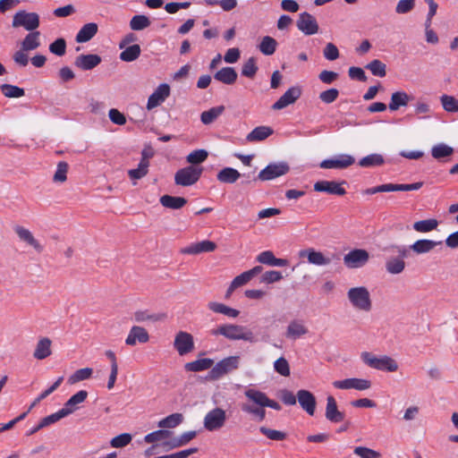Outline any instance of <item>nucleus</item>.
Here are the masks:
<instances>
[{
	"mask_svg": "<svg viewBox=\"0 0 458 458\" xmlns=\"http://www.w3.org/2000/svg\"><path fill=\"white\" fill-rule=\"evenodd\" d=\"M13 27H23L27 30L33 31L39 26V16L36 13L20 11L13 19Z\"/></svg>",
	"mask_w": 458,
	"mask_h": 458,
	"instance_id": "6e6552de",
	"label": "nucleus"
},
{
	"mask_svg": "<svg viewBox=\"0 0 458 458\" xmlns=\"http://www.w3.org/2000/svg\"><path fill=\"white\" fill-rule=\"evenodd\" d=\"M241 177L242 174L233 167H225L216 174L217 181L222 183H234Z\"/></svg>",
	"mask_w": 458,
	"mask_h": 458,
	"instance_id": "c9c22d12",
	"label": "nucleus"
},
{
	"mask_svg": "<svg viewBox=\"0 0 458 458\" xmlns=\"http://www.w3.org/2000/svg\"><path fill=\"white\" fill-rule=\"evenodd\" d=\"M13 229L21 241L33 247L38 252H41L43 250V246L34 238L29 229L21 225H16Z\"/></svg>",
	"mask_w": 458,
	"mask_h": 458,
	"instance_id": "bb28decb",
	"label": "nucleus"
},
{
	"mask_svg": "<svg viewBox=\"0 0 458 458\" xmlns=\"http://www.w3.org/2000/svg\"><path fill=\"white\" fill-rule=\"evenodd\" d=\"M442 244V242H436L428 239H421L416 241L410 246L409 249L413 250L417 254H424L431 251L436 246Z\"/></svg>",
	"mask_w": 458,
	"mask_h": 458,
	"instance_id": "2f4dec72",
	"label": "nucleus"
},
{
	"mask_svg": "<svg viewBox=\"0 0 458 458\" xmlns=\"http://www.w3.org/2000/svg\"><path fill=\"white\" fill-rule=\"evenodd\" d=\"M438 225L437 219H426L417 221L413 224V229L420 233H428L435 230Z\"/></svg>",
	"mask_w": 458,
	"mask_h": 458,
	"instance_id": "09e8293b",
	"label": "nucleus"
},
{
	"mask_svg": "<svg viewBox=\"0 0 458 458\" xmlns=\"http://www.w3.org/2000/svg\"><path fill=\"white\" fill-rule=\"evenodd\" d=\"M244 394L254 404L269 407L276 411H280L282 409L281 405L277 402L268 398L267 394L259 390L249 388L244 392Z\"/></svg>",
	"mask_w": 458,
	"mask_h": 458,
	"instance_id": "9d476101",
	"label": "nucleus"
},
{
	"mask_svg": "<svg viewBox=\"0 0 458 458\" xmlns=\"http://www.w3.org/2000/svg\"><path fill=\"white\" fill-rule=\"evenodd\" d=\"M89 395L86 390H80L72 395L64 404L62 411L65 412L66 417L73 413L80 408V404L84 403Z\"/></svg>",
	"mask_w": 458,
	"mask_h": 458,
	"instance_id": "412c9836",
	"label": "nucleus"
},
{
	"mask_svg": "<svg viewBox=\"0 0 458 458\" xmlns=\"http://www.w3.org/2000/svg\"><path fill=\"white\" fill-rule=\"evenodd\" d=\"M208 308L215 313L223 314L228 318H237L240 311L236 309L228 307L223 303L216 301H210L208 303Z\"/></svg>",
	"mask_w": 458,
	"mask_h": 458,
	"instance_id": "e433bc0d",
	"label": "nucleus"
},
{
	"mask_svg": "<svg viewBox=\"0 0 458 458\" xmlns=\"http://www.w3.org/2000/svg\"><path fill=\"white\" fill-rule=\"evenodd\" d=\"M238 78V74L233 67H224L214 74V79L226 85L233 84Z\"/></svg>",
	"mask_w": 458,
	"mask_h": 458,
	"instance_id": "c756f323",
	"label": "nucleus"
},
{
	"mask_svg": "<svg viewBox=\"0 0 458 458\" xmlns=\"http://www.w3.org/2000/svg\"><path fill=\"white\" fill-rule=\"evenodd\" d=\"M265 406L250 403H242L241 409L243 412L251 415L258 421H263L266 418Z\"/></svg>",
	"mask_w": 458,
	"mask_h": 458,
	"instance_id": "58836bf2",
	"label": "nucleus"
},
{
	"mask_svg": "<svg viewBox=\"0 0 458 458\" xmlns=\"http://www.w3.org/2000/svg\"><path fill=\"white\" fill-rule=\"evenodd\" d=\"M301 95V89L299 86L289 88L276 101L272 108L274 110H281L291 104H293Z\"/></svg>",
	"mask_w": 458,
	"mask_h": 458,
	"instance_id": "dca6fc26",
	"label": "nucleus"
},
{
	"mask_svg": "<svg viewBox=\"0 0 458 458\" xmlns=\"http://www.w3.org/2000/svg\"><path fill=\"white\" fill-rule=\"evenodd\" d=\"M183 420L182 413H173L164 418L158 422V427L161 428H173L180 425Z\"/></svg>",
	"mask_w": 458,
	"mask_h": 458,
	"instance_id": "c03bdc74",
	"label": "nucleus"
},
{
	"mask_svg": "<svg viewBox=\"0 0 458 458\" xmlns=\"http://www.w3.org/2000/svg\"><path fill=\"white\" fill-rule=\"evenodd\" d=\"M355 159L348 154H341L335 158L323 160L319 166L324 169H344L353 165Z\"/></svg>",
	"mask_w": 458,
	"mask_h": 458,
	"instance_id": "2eb2a0df",
	"label": "nucleus"
},
{
	"mask_svg": "<svg viewBox=\"0 0 458 458\" xmlns=\"http://www.w3.org/2000/svg\"><path fill=\"white\" fill-rule=\"evenodd\" d=\"M259 431L271 440L283 441L286 438V434L284 432L276 429H271L264 426L259 428Z\"/></svg>",
	"mask_w": 458,
	"mask_h": 458,
	"instance_id": "e2e57ef3",
	"label": "nucleus"
},
{
	"mask_svg": "<svg viewBox=\"0 0 458 458\" xmlns=\"http://www.w3.org/2000/svg\"><path fill=\"white\" fill-rule=\"evenodd\" d=\"M141 52L140 47L138 44L131 45L126 47L120 54V59L123 62H133L140 56Z\"/></svg>",
	"mask_w": 458,
	"mask_h": 458,
	"instance_id": "a18cd8bd",
	"label": "nucleus"
},
{
	"mask_svg": "<svg viewBox=\"0 0 458 458\" xmlns=\"http://www.w3.org/2000/svg\"><path fill=\"white\" fill-rule=\"evenodd\" d=\"M289 170L290 167L285 162L271 163L259 172L258 179L260 181H270L286 174Z\"/></svg>",
	"mask_w": 458,
	"mask_h": 458,
	"instance_id": "1a4fd4ad",
	"label": "nucleus"
},
{
	"mask_svg": "<svg viewBox=\"0 0 458 458\" xmlns=\"http://www.w3.org/2000/svg\"><path fill=\"white\" fill-rule=\"evenodd\" d=\"M274 369L281 376H290V366L287 360L284 357H280L275 361Z\"/></svg>",
	"mask_w": 458,
	"mask_h": 458,
	"instance_id": "69168bd1",
	"label": "nucleus"
},
{
	"mask_svg": "<svg viewBox=\"0 0 458 458\" xmlns=\"http://www.w3.org/2000/svg\"><path fill=\"white\" fill-rule=\"evenodd\" d=\"M296 26L306 36L318 33L319 27L316 18L307 12L299 14Z\"/></svg>",
	"mask_w": 458,
	"mask_h": 458,
	"instance_id": "f8f14e48",
	"label": "nucleus"
},
{
	"mask_svg": "<svg viewBox=\"0 0 458 458\" xmlns=\"http://www.w3.org/2000/svg\"><path fill=\"white\" fill-rule=\"evenodd\" d=\"M333 386L337 389H356L362 391L369 389L371 386V382L368 379L352 377L334 381Z\"/></svg>",
	"mask_w": 458,
	"mask_h": 458,
	"instance_id": "f3484780",
	"label": "nucleus"
},
{
	"mask_svg": "<svg viewBox=\"0 0 458 458\" xmlns=\"http://www.w3.org/2000/svg\"><path fill=\"white\" fill-rule=\"evenodd\" d=\"M297 399L300 406L310 416H313L316 411L317 401L314 394L308 390H299Z\"/></svg>",
	"mask_w": 458,
	"mask_h": 458,
	"instance_id": "6ab92c4d",
	"label": "nucleus"
},
{
	"mask_svg": "<svg viewBox=\"0 0 458 458\" xmlns=\"http://www.w3.org/2000/svg\"><path fill=\"white\" fill-rule=\"evenodd\" d=\"M51 340L48 337H43L38 340L33 356L37 360H44L51 355Z\"/></svg>",
	"mask_w": 458,
	"mask_h": 458,
	"instance_id": "72a5a7b5",
	"label": "nucleus"
},
{
	"mask_svg": "<svg viewBox=\"0 0 458 458\" xmlns=\"http://www.w3.org/2000/svg\"><path fill=\"white\" fill-rule=\"evenodd\" d=\"M203 172L202 167L189 165L179 169L174 174V182L180 186H191L196 183Z\"/></svg>",
	"mask_w": 458,
	"mask_h": 458,
	"instance_id": "423d86ee",
	"label": "nucleus"
},
{
	"mask_svg": "<svg viewBox=\"0 0 458 458\" xmlns=\"http://www.w3.org/2000/svg\"><path fill=\"white\" fill-rule=\"evenodd\" d=\"M165 314L163 313H151L149 310H137L134 312V320L138 323H142L146 321L149 322H157L165 318Z\"/></svg>",
	"mask_w": 458,
	"mask_h": 458,
	"instance_id": "ea45409f",
	"label": "nucleus"
},
{
	"mask_svg": "<svg viewBox=\"0 0 458 458\" xmlns=\"http://www.w3.org/2000/svg\"><path fill=\"white\" fill-rule=\"evenodd\" d=\"M308 333L309 330L301 320L293 319L287 326L285 336L291 340H297Z\"/></svg>",
	"mask_w": 458,
	"mask_h": 458,
	"instance_id": "a878e982",
	"label": "nucleus"
},
{
	"mask_svg": "<svg viewBox=\"0 0 458 458\" xmlns=\"http://www.w3.org/2000/svg\"><path fill=\"white\" fill-rule=\"evenodd\" d=\"M360 359L367 366L377 370L395 372L398 369L396 360L387 355L376 356L369 352H363Z\"/></svg>",
	"mask_w": 458,
	"mask_h": 458,
	"instance_id": "7ed1b4c3",
	"label": "nucleus"
},
{
	"mask_svg": "<svg viewBox=\"0 0 458 458\" xmlns=\"http://www.w3.org/2000/svg\"><path fill=\"white\" fill-rule=\"evenodd\" d=\"M339 97V90L335 88L324 90L319 93V99L325 104H331L335 102Z\"/></svg>",
	"mask_w": 458,
	"mask_h": 458,
	"instance_id": "338daca9",
	"label": "nucleus"
},
{
	"mask_svg": "<svg viewBox=\"0 0 458 458\" xmlns=\"http://www.w3.org/2000/svg\"><path fill=\"white\" fill-rule=\"evenodd\" d=\"M227 420L224 409L216 407L210 410L204 417L203 425L208 431H216L222 428Z\"/></svg>",
	"mask_w": 458,
	"mask_h": 458,
	"instance_id": "0eeeda50",
	"label": "nucleus"
},
{
	"mask_svg": "<svg viewBox=\"0 0 458 458\" xmlns=\"http://www.w3.org/2000/svg\"><path fill=\"white\" fill-rule=\"evenodd\" d=\"M197 436L195 430L186 431L178 437L173 438L172 440L163 444V446L166 447L167 450L178 448L186 445Z\"/></svg>",
	"mask_w": 458,
	"mask_h": 458,
	"instance_id": "c85d7f7f",
	"label": "nucleus"
},
{
	"mask_svg": "<svg viewBox=\"0 0 458 458\" xmlns=\"http://www.w3.org/2000/svg\"><path fill=\"white\" fill-rule=\"evenodd\" d=\"M39 35V31L29 33L21 42V49L23 51H30L38 48L40 46Z\"/></svg>",
	"mask_w": 458,
	"mask_h": 458,
	"instance_id": "79ce46f5",
	"label": "nucleus"
},
{
	"mask_svg": "<svg viewBox=\"0 0 458 458\" xmlns=\"http://www.w3.org/2000/svg\"><path fill=\"white\" fill-rule=\"evenodd\" d=\"M101 61V57L97 54H82L75 58L74 65L82 71H89L97 67Z\"/></svg>",
	"mask_w": 458,
	"mask_h": 458,
	"instance_id": "aec40b11",
	"label": "nucleus"
},
{
	"mask_svg": "<svg viewBox=\"0 0 458 458\" xmlns=\"http://www.w3.org/2000/svg\"><path fill=\"white\" fill-rule=\"evenodd\" d=\"M353 453L360 458H379L380 454L373 449L365 446H357Z\"/></svg>",
	"mask_w": 458,
	"mask_h": 458,
	"instance_id": "774afa93",
	"label": "nucleus"
},
{
	"mask_svg": "<svg viewBox=\"0 0 458 458\" xmlns=\"http://www.w3.org/2000/svg\"><path fill=\"white\" fill-rule=\"evenodd\" d=\"M274 131L269 126H258L254 128L246 137L249 142L261 141L273 134Z\"/></svg>",
	"mask_w": 458,
	"mask_h": 458,
	"instance_id": "473e14b6",
	"label": "nucleus"
},
{
	"mask_svg": "<svg viewBox=\"0 0 458 458\" xmlns=\"http://www.w3.org/2000/svg\"><path fill=\"white\" fill-rule=\"evenodd\" d=\"M149 162L140 161L138 167L128 171V175L131 180H140L148 173Z\"/></svg>",
	"mask_w": 458,
	"mask_h": 458,
	"instance_id": "864d4df0",
	"label": "nucleus"
},
{
	"mask_svg": "<svg viewBox=\"0 0 458 458\" xmlns=\"http://www.w3.org/2000/svg\"><path fill=\"white\" fill-rule=\"evenodd\" d=\"M159 201L163 207L175 210L182 208L187 203V199L185 198L171 195H163Z\"/></svg>",
	"mask_w": 458,
	"mask_h": 458,
	"instance_id": "4c0bfd02",
	"label": "nucleus"
},
{
	"mask_svg": "<svg viewBox=\"0 0 458 458\" xmlns=\"http://www.w3.org/2000/svg\"><path fill=\"white\" fill-rule=\"evenodd\" d=\"M365 68L369 70L374 76L385 77L386 74V65L378 59L372 60Z\"/></svg>",
	"mask_w": 458,
	"mask_h": 458,
	"instance_id": "603ef678",
	"label": "nucleus"
},
{
	"mask_svg": "<svg viewBox=\"0 0 458 458\" xmlns=\"http://www.w3.org/2000/svg\"><path fill=\"white\" fill-rule=\"evenodd\" d=\"M172 435V432L166 429H158L144 437V441L148 444L162 441Z\"/></svg>",
	"mask_w": 458,
	"mask_h": 458,
	"instance_id": "4d7b16f0",
	"label": "nucleus"
},
{
	"mask_svg": "<svg viewBox=\"0 0 458 458\" xmlns=\"http://www.w3.org/2000/svg\"><path fill=\"white\" fill-rule=\"evenodd\" d=\"M171 89L167 83H161L148 97L147 102V109L152 110L153 108L160 106L170 96Z\"/></svg>",
	"mask_w": 458,
	"mask_h": 458,
	"instance_id": "4468645a",
	"label": "nucleus"
},
{
	"mask_svg": "<svg viewBox=\"0 0 458 458\" xmlns=\"http://www.w3.org/2000/svg\"><path fill=\"white\" fill-rule=\"evenodd\" d=\"M299 256L300 258H307L309 263L316 266H327L332 262L330 257L325 256L323 252L313 248L300 250Z\"/></svg>",
	"mask_w": 458,
	"mask_h": 458,
	"instance_id": "a211bd4d",
	"label": "nucleus"
},
{
	"mask_svg": "<svg viewBox=\"0 0 458 458\" xmlns=\"http://www.w3.org/2000/svg\"><path fill=\"white\" fill-rule=\"evenodd\" d=\"M225 111L224 106L212 107L200 114V121L203 124H210L215 122Z\"/></svg>",
	"mask_w": 458,
	"mask_h": 458,
	"instance_id": "a19ab883",
	"label": "nucleus"
},
{
	"mask_svg": "<svg viewBox=\"0 0 458 458\" xmlns=\"http://www.w3.org/2000/svg\"><path fill=\"white\" fill-rule=\"evenodd\" d=\"M216 249V244L214 242L205 240L202 242L191 243V245L182 249L181 252L183 254L196 255L202 252H212Z\"/></svg>",
	"mask_w": 458,
	"mask_h": 458,
	"instance_id": "b1692460",
	"label": "nucleus"
},
{
	"mask_svg": "<svg viewBox=\"0 0 458 458\" xmlns=\"http://www.w3.org/2000/svg\"><path fill=\"white\" fill-rule=\"evenodd\" d=\"M440 102L442 104L443 108L446 112H458V100L454 97L449 95H443L440 98Z\"/></svg>",
	"mask_w": 458,
	"mask_h": 458,
	"instance_id": "13d9d810",
	"label": "nucleus"
},
{
	"mask_svg": "<svg viewBox=\"0 0 458 458\" xmlns=\"http://www.w3.org/2000/svg\"><path fill=\"white\" fill-rule=\"evenodd\" d=\"M369 259V254L363 249H354L344 256V263L348 268L361 267Z\"/></svg>",
	"mask_w": 458,
	"mask_h": 458,
	"instance_id": "9b49d317",
	"label": "nucleus"
},
{
	"mask_svg": "<svg viewBox=\"0 0 458 458\" xmlns=\"http://www.w3.org/2000/svg\"><path fill=\"white\" fill-rule=\"evenodd\" d=\"M412 99L413 97L408 95L405 91H395L391 95L388 108L391 111H396L402 106H406Z\"/></svg>",
	"mask_w": 458,
	"mask_h": 458,
	"instance_id": "cd10ccee",
	"label": "nucleus"
},
{
	"mask_svg": "<svg viewBox=\"0 0 458 458\" xmlns=\"http://www.w3.org/2000/svg\"><path fill=\"white\" fill-rule=\"evenodd\" d=\"M131 435L129 433H123L114 437L110 441V445L114 448H122L128 445L131 442Z\"/></svg>",
	"mask_w": 458,
	"mask_h": 458,
	"instance_id": "0e129e2a",
	"label": "nucleus"
},
{
	"mask_svg": "<svg viewBox=\"0 0 458 458\" xmlns=\"http://www.w3.org/2000/svg\"><path fill=\"white\" fill-rule=\"evenodd\" d=\"M347 296L355 309L363 311H369L371 310L370 294L366 287H352L347 292Z\"/></svg>",
	"mask_w": 458,
	"mask_h": 458,
	"instance_id": "20e7f679",
	"label": "nucleus"
},
{
	"mask_svg": "<svg viewBox=\"0 0 458 458\" xmlns=\"http://www.w3.org/2000/svg\"><path fill=\"white\" fill-rule=\"evenodd\" d=\"M98 32V24L89 22L81 27L76 35L75 40L78 43L89 41Z\"/></svg>",
	"mask_w": 458,
	"mask_h": 458,
	"instance_id": "7c9ffc66",
	"label": "nucleus"
},
{
	"mask_svg": "<svg viewBox=\"0 0 458 458\" xmlns=\"http://www.w3.org/2000/svg\"><path fill=\"white\" fill-rule=\"evenodd\" d=\"M385 162L384 157L380 154L368 155L359 161V165L361 167L379 166Z\"/></svg>",
	"mask_w": 458,
	"mask_h": 458,
	"instance_id": "49530a36",
	"label": "nucleus"
},
{
	"mask_svg": "<svg viewBox=\"0 0 458 458\" xmlns=\"http://www.w3.org/2000/svg\"><path fill=\"white\" fill-rule=\"evenodd\" d=\"M69 165L64 161H60L57 164L55 173L53 176V181L55 182H64L67 179V172Z\"/></svg>",
	"mask_w": 458,
	"mask_h": 458,
	"instance_id": "680f3d73",
	"label": "nucleus"
},
{
	"mask_svg": "<svg viewBox=\"0 0 458 458\" xmlns=\"http://www.w3.org/2000/svg\"><path fill=\"white\" fill-rule=\"evenodd\" d=\"M385 251L397 254L396 257H389L385 264L387 273L391 275H399L405 269L404 259L408 258L410 250L404 245L393 244L384 249Z\"/></svg>",
	"mask_w": 458,
	"mask_h": 458,
	"instance_id": "f03ea898",
	"label": "nucleus"
},
{
	"mask_svg": "<svg viewBox=\"0 0 458 458\" xmlns=\"http://www.w3.org/2000/svg\"><path fill=\"white\" fill-rule=\"evenodd\" d=\"M257 60L255 57H250L242 65V75L252 79L258 72Z\"/></svg>",
	"mask_w": 458,
	"mask_h": 458,
	"instance_id": "6e6d98bb",
	"label": "nucleus"
},
{
	"mask_svg": "<svg viewBox=\"0 0 458 458\" xmlns=\"http://www.w3.org/2000/svg\"><path fill=\"white\" fill-rule=\"evenodd\" d=\"M454 148L445 143H439L432 147L431 155L436 159H440L451 156Z\"/></svg>",
	"mask_w": 458,
	"mask_h": 458,
	"instance_id": "3c124183",
	"label": "nucleus"
},
{
	"mask_svg": "<svg viewBox=\"0 0 458 458\" xmlns=\"http://www.w3.org/2000/svg\"><path fill=\"white\" fill-rule=\"evenodd\" d=\"M148 17L143 14L134 15L130 21V27L132 30H142L150 25Z\"/></svg>",
	"mask_w": 458,
	"mask_h": 458,
	"instance_id": "5fc2aeb1",
	"label": "nucleus"
},
{
	"mask_svg": "<svg viewBox=\"0 0 458 458\" xmlns=\"http://www.w3.org/2000/svg\"><path fill=\"white\" fill-rule=\"evenodd\" d=\"M208 156V153L205 149H197L191 152L187 157L186 160L188 163L194 165H199L204 162Z\"/></svg>",
	"mask_w": 458,
	"mask_h": 458,
	"instance_id": "bf43d9fd",
	"label": "nucleus"
},
{
	"mask_svg": "<svg viewBox=\"0 0 458 458\" xmlns=\"http://www.w3.org/2000/svg\"><path fill=\"white\" fill-rule=\"evenodd\" d=\"M240 357L239 356H229L212 367L208 373V378L212 380H217L224 375L235 370L239 368Z\"/></svg>",
	"mask_w": 458,
	"mask_h": 458,
	"instance_id": "39448f33",
	"label": "nucleus"
},
{
	"mask_svg": "<svg viewBox=\"0 0 458 458\" xmlns=\"http://www.w3.org/2000/svg\"><path fill=\"white\" fill-rule=\"evenodd\" d=\"M2 94L9 98L23 97L25 91L22 88L12 84H2L0 86Z\"/></svg>",
	"mask_w": 458,
	"mask_h": 458,
	"instance_id": "de8ad7c7",
	"label": "nucleus"
},
{
	"mask_svg": "<svg viewBox=\"0 0 458 458\" xmlns=\"http://www.w3.org/2000/svg\"><path fill=\"white\" fill-rule=\"evenodd\" d=\"M314 190L338 196H344L346 193L345 189L335 181H318L314 184Z\"/></svg>",
	"mask_w": 458,
	"mask_h": 458,
	"instance_id": "5701e85b",
	"label": "nucleus"
},
{
	"mask_svg": "<svg viewBox=\"0 0 458 458\" xmlns=\"http://www.w3.org/2000/svg\"><path fill=\"white\" fill-rule=\"evenodd\" d=\"M93 369L91 368H83L77 369L73 374L68 377V383L70 385L76 384L80 381H83L91 377Z\"/></svg>",
	"mask_w": 458,
	"mask_h": 458,
	"instance_id": "8fccbe9b",
	"label": "nucleus"
},
{
	"mask_svg": "<svg viewBox=\"0 0 458 458\" xmlns=\"http://www.w3.org/2000/svg\"><path fill=\"white\" fill-rule=\"evenodd\" d=\"M174 347L181 356L191 352L194 350L193 336L190 333L179 331L175 335Z\"/></svg>",
	"mask_w": 458,
	"mask_h": 458,
	"instance_id": "ddd939ff",
	"label": "nucleus"
},
{
	"mask_svg": "<svg viewBox=\"0 0 458 458\" xmlns=\"http://www.w3.org/2000/svg\"><path fill=\"white\" fill-rule=\"evenodd\" d=\"M214 360L209 358L199 359L184 365V369L189 372H199L206 369H212Z\"/></svg>",
	"mask_w": 458,
	"mask_h": 458,
	"instance_id": "f704fd0d",
	"label": "nucleus"
},
{
	"mask_svg": "<svg viewBox=\"0 0 458 458\" xmlns=\"http://www.w3.org/2000/svg\"><path fill=\"white\" fill-rule=\"evenodd\" d=\"M148 340H149V335L144 327H139V326H133L131 328V330L125 339V344L127 345L133 346L137 343L145 344V343L148 342Z\"/></svg>",
	"mask_w": 458,
	"mask_h": 458,
	"instance_id": "393cba45",
	"label": "nucleus"
},
{
	"mask_svg": "<svg viewBox=\"0 0 458 458\" xmlns=\"http://www.w3.org/2000/svg\"><path fill=\"white\" fill-rule=\"evenodd\" d=\"M325 417L332 423H339L344 420V413L338 410L336 401L332 395L327 397Z\"/></svg>",
	"mask_w": 458,
	"mask_h": 458,
	"instance_id": "4be33fe9",
	"label": "nucleus"
},
{
	"mask_svg": "<svg viewBox=\"0 0 458 458\" xmlns=\"http://www.w3.org/2000/svg\"><path fill=\"white\" fill-rule=\"evenodd\" d=\"M66 415H65V412H64L62 411V409H60L59 411H57L55 413H52L48 416H46L44 417L43 419H41L39 420V426H42V428H47L52 424H55L56 423L57 421H59L60 420L65 418Z\"/></svg>",
	"mask_w": 458,
	"mask_h": 458,
	"instance_id": "052dcab7",
	"label": "nucleus"
},
{
	"mask_svg": "<svg viewBox=\"0 0 458 458\" xmlns=\"http://www.w3.org/2000/svg\"><path fill=\"white\" fill-rule=\"evenodd\" d=\"M276 47L277 41L274 38L265 36L259 45V49L263 55H271L276 52Z\"/></svg>",
	"mask_w": 458,
	"mask_h": 458,
	"instance_id": "37998d69",
	"label": "nucleus"
},
{
	"mask_svg": "<svg viewBox=\"0 0 458 458\" xmlns=\"http://www.w3.org/2000/svg\"><path fill=\"white\" fill-rule=\"evenodd\" d=\"M212 335H223L228 340H243L250 343L257 341L254 334L243 326L235 324H224L211 330Z\"/></svg>",
	"mask_w": 458,
	"mask_h": 458,
	"instance_id": "f257e3e1",
	"label": "nucleus"
}]
</instances>
